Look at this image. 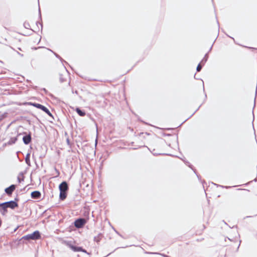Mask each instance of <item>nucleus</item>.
<instances>
[{
  "label": "nucleus",
  "mask_w": 257,
  "mask_h": 257,
  "mask_svg": "<svg viewBox=\"0 0 257 257\" xmlns=\"http://www.w3.org/2000/svg\"><path fill=\"white\" fill-rule=\"evenodd\" d=\"M24 26L26 29L35 32H39L40 29L37 22L31 20H26L24 23Z\"/></svg>",
  "instance_id": "obj_1"
},
{
  "label": "nucleus",
  "mask_w": 257,
  "mask_h": 257,
  "mask_svg": "<svg viewBox=\"0 0 257 257\" xmlns=\"http://www.w3.org/2000/svg\"><path fill=\"white\" fill-rule=\"evenodd\" d=\"M60 190L59 197L61 200H64L67 197V192L68 190V186L67 183L64 181L62 182L59 186Z\"/></svg>",
  "instance_id": "obj_2"
},
{
  "label": "nucleus",
  "mask_w": 257,
  "mask_h": 257,
  "mask_svg": "<svg viewBox=\"0 0 257 257\" xmlns=\"http://www.w3.org/2000/svg\"><path fill=\"white\" fill-rule=\"evenodd\" d=\"M27 104L29 105L33 106L37 108L40 109L45 112H46L49 116L52 117V114L51 112L49 110V109L46 108L45 106L36 103H33L31 102H27Z\"/></svg>",
  "instance_id": "obj_3"
},
{
  "label": "nucleus",
  "mask_w": 257,
  "mask_h": 257,
  "mask_svg": "<svg viewBox=\"0 0 257 257\" xmlns=\"http://www.w3.org/2000/svg\"><path fill=\"white\" fill-rule=\"evenodd\" d=\"M137 139L141 142L148 141L150 139V134L147 133H142L139 134Z\"/></svg>",
  "instance_id": "obj_4"
},
{
  "label": "nucleus",
  "mask_w": 257,
  "mask_h": 257,
  "mask_svg": "<svg viewBox=\"0 0 257 257\" xmlns=\"http://www.w3.org/2000/svg\"><path fill=\"white\" fill-rule=\"evenodd\" d=\"M86 220L84 218H79L76 220L74 222V225L77 228L82 227L86 223Z\"/></svg>",
  "instance_id": "obj_5"
},
{
  "label": "nucleus",
  "mask_w": 257,
  "mask_h": 257,
  "mask_svg": "<svg viewBox=\"0 0 257 257\" xmlns=\"http://www.w3.org/2000/svg\"><path fill=\"white\" fill-rule=\"evenodd\" d=\"M7 208H10L11 209H14L15 208L18 206V203L14 201H11L9 202H5Z\"/></svg>",
  "instance_id": "obj_6"
},
{
  "label": "nucleus",
  "mask_w": 257,
  "mask_h": 257,
  "mask_svg": "<svg viewBox=\"0 0 257 257\" xmlns=\"http://www.w3.org/2000/svg\"><path fill=\"white\" fill-rule=\"evenodd\" d=\"M16 185H12L10 187L5 189V192L9 195H12L14 191L16 189Z\"/></svg>",
  "instance_id": "obj_7"
},
{
  "label": "nucleus",
  "mask_w": 257,
  "mask_h": 257,
  "mask_svg": "<svg viewBox=\"0 0 257 257\" xmlns=\"http://www.w3.org/2000/svg\"><path fill=\"white\" fill-rule=\"evenodd\" d=\"M69 247L74 251L86 252L81 247L75 246L72 245H69Z\"/></svg>",
  "instance_id": "obj_8"
},
{
  "label": "nucleus",
  "mask_w": 257,
  "mask_h": 257,
  "mask_svg": "<svg viewBox=\"0 0 257 257\" xmlns=\"http://www.w3.org/2000/svg\"><path fill=\"white\" fill-rule=\"evenodd\" d=\"M31 238L33 240L38 239L40 238L41 236L38 231H36L33 233L31 234Z\"/></svg>",
  "instance_id": "obj_9"
},
{
  "label": "nucleus",
  "mask_w": 257,
  "mask_h": 257,
  "mask_svg": "<svg viewBox=\"0 0 257 257\" xmlns=\"http://www.w3.org/2000/svg\"><path fill=\"white\" fill-rule=\"evenodd\" d=\"M41 193L38 191H35L31 193V197L32 198L38 199L41 197Z\"/></svg>",
  "instance_id": "obj_10"
},
{
  "label": "nucleus",
  "mask_w": 257,
  "mask_h": 257,
  "mask_svg": "<svg viewBox=\"0 0 257 257\" xmlns=\"http://www.w3.org/2000/svg\"><path fill=\"white\" fill-rule=\"evenodd\" d=\"M23 140L24 143L25 144H26V145L29 144L31 141V135L29 134L27 136H24L23 138Z\"/></svg>",
  "instance_id": "obj_11"
},
{
  "label": "nucleus",
  "mask_w": 257,
  "mask_h": 257,
  "mask_svg": "<svg viewBox=\"0 0 257 257\" xmlns=\"http://www.w3.org/2000/svg\"><path fill=\"white\" fill-rule=\"evenodd\" d=\"M52 54V52L48 49H45L42 52V55L43 58H46L47 56Z\"/></svg>",
  "instance_id": "obj_12"
},
{
  "label": "nucleus",
  "mask_w": 257,
  "mask_h": 257,
  "mask_svg": "<svg viewBox=\"0 0 257 257\" xmlns=\"http://www.w3.org/2000/svg\"><path fill=\"white\" fill-rule=\"evenodd\" d=\"M0 208L3 210L2 213L5 214L7 212V207L5 203L0 204Z\"/></svg>",
  "instance_id": "obj_13"
},
{
  "label": "nucleus",
  "mask_w": 257,
  "mask_h": 257,
  "mask_svg": "<svg viewBox=\"0 0 257 257\" xmlns=\"http://www.w3.org/2000/svg\"><path fill=\"white\" fill-rule=\"evenodd\" d=\"M76 111L77 113L81 116H84L85 115V112L83 111H82L80 108H76Z\"/></svg>",
  "instance_id": "obj_14"
},
{
  "label": "nucleus",
  "mask_w": 257,
  "mask_h": 257,
  "mask_svg": "<svg viewBox=\"0 0 257 257\" xmlns=\"http://www.w3.org/2000/svg\"><path fill=\"white\" fill-rule=\"evenodd\" d=\"M22 239H24L25 240H30L32 239L31 234L25 235L22 237Z\"/></svg>",
  "instance_id": "obj_15"
},
{
  "label": "nucleus",
  "mask_w": 257,
  "mask_h": 257,
  "mask_svg": "<svg viewBox=\"0 0 257 257\" xmlns=\"http://www.w3.org/2000/svg\"><path fill=\"white\" fill-rule=\"evenodd\" d=\"M102 238V235L99 234L97 237H95L94 238V240L96 241L97 242H98L100 239H101Z\"/></svg>",
  "instance_id": "obj_16"
},
{
  "label": "nucleus",
  "mask_w": 257,
  "mask_h": 257,
  "mask_svg": "<svg viewBox=\"0 0 257 257\" xmlns=\"http://www.w3.org/2000/svg\"><path fill=\"white\" fill-rule=\"evenodd\" d=\"M245 191H246V190H244V189H238L237 190L236 194L238 195H241V192Z\"/></svg>",
  "instance_id": "obj_17"
},
{
  "label": "nucleus",
  "mask_w": 257,
  "mask_h": 257,
  "mask_svg": "<svg viewBox=\"0 0 257 257\" xmlns=\"http://www.w3.org/2000/svg\"><path fill=\"white\" fill-rule=\"evenodd\" d=\"M201 69H202V66L200 64H199L197 67V69H196L197 71L198 72H199Z\"/></svg>",
  "instance_id": "obj_18"
},
{
  "label": "nucleus",
  "mask_w": 257,
  "mask_h": 257,
  "mask_svg": "<svg viewBox=\"0 0 257 257\" xmlns=\"http://www.w3.org/2000/svg\"><path fill=\"white\" fill-rule=\"evenodd\" d=\"M17 138H15L14 141L13 142V143H15V142L17 141Z\"/></svg>",
  "instance_id": "obj_19"
}]
</instances>
